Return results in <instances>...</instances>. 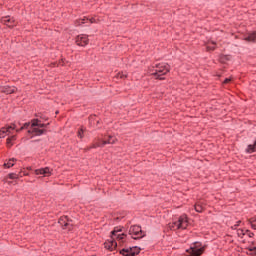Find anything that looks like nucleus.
<instances>
[{
	"mask_svg": "<svg viewBox=\"0 0 256 256\" xmlns=\"http://www.w3.org/2000/svg\"><path fill=\"white\" fill-rule=\"evenodd\" d=\"M207 245H203L201 242H194L189 249H186L187 256H201L205 253Z\"/></svg>",
	"mask_w": 256,
	"mask_h": 256,
	"instance_id": "nucleus-1",
	"label": "nucleus"
},
{
	"mask_svg": "<svg viewBox=\"0 0 256 256\" xmlns=\"http://www.w3.org/2000/svg\"><path fill=\"white\" fill-rule=\"evenodd\" d=\"M167 73H169V65L160 63L156 64V70L152 73V75L153 77H155V79H158L159 81H164L165 77L163 76L167 75Z\"/></svg>",
	"mask_w": 256,
	"mask_h": 256,
	"instance_id": "nucleus-2",
	"label": "nucleus"
},
{
	"mask_svg": "<svg viewBox=\"0 0 256 256\" xmlns=\"http://www.w3.org/2000/svg\"><path fill=\"white\" fill-rule=\"evenodd\" d=\"M129 235L132 236V239L135 241H138L139 239H143L145 237V232L141 229V226L139 225H133L129 229Z\"/></svg>",
	"mask_w": 256,
	"mask_h": 256,
	"instance_id": "nucleus-3",
	"label": "nucleus"
},
{
	"mask_svg": "<svg viewBox=\"0 0 256 256\" xmlns=\"http://www.w3.org/2000/svg\"><path fill=\"white\" fill-rule=\"evenodd\" d=\"M139 253H141V248L139 246H132L119 250V254L122 256H137Z\"/></svg>",
	"mask_w": 256,
	"mask_h": 256,
	"instance_id": "nucleus-4",
	"label": "nucleus"
},
{
	"mask_svg": "<svg viewBox=\"0 0 256 256\" xmlns=\"http://www.w3.org/2000/svg\"><path fill=\"white\" fill-rule=\"evenodd\" d=\"M58 223L63 230L71 231L73 229V220L69 216H61Z\"/></svg>",
	"mask_w": 256,
	"mask_h": 256,
	"instance_id": "nucleus-5",
	"label": "nucleus"
},
{
	"mask_svg": "<svg viewBox=\"0 0 256 256\" xmlns=\"http://www.w3.org/2000/svg\"><path fill=\"white\" fill-rule=\"evenodd\" d=\"M75 43L78 45V47H87V45H89V36L80 34L76 36Z\"/></svg>",
	"mask_w": 256,
	"mask_h": 256,
	"instance_id": "nucleus-6",
	"label": "nucleus"
},
{
	"mask_svg": "<svg viewBox=\"0 0 256 256\" xmlns=\"http://www.w3.org/2000/svg\"><path fill=\"white\" fill-rule=\"evenodd\" d=\"M177 229H187L189 221L187 220V215H182L179 217L178 221L174 222Z\"/></svg>",
	"mask_w": 256,
	"mask_h": 256,
	"instance_id": "nucleus-7",
	"label": "nucleus"
},
{
	"mask_svg": "<svg viewBox=\"0 0 256 256\" xmlns=\"http://www.w3.org/2000/svg\"><path fill=\"white\" fill-rule=\"evenodd\" d=\"M47 129H41L39 127H34L28 130L29 135H33L34 137H41V135H47Z\"/></svg>",
	"mask_w": 256,
	"mask_h": 256,
	"instance_id": "nucleus-8",
	"label": "nucleus"
},
{
	"mask_svg": "<svg viewBox=\"0 0 256 256\" xmlns=\"http://www.w3.org/2000/svg\"><path fill=\"white\" fill-rule=\"evenodd\" d=\"M0 92L4 93L5 95H13V93H17V87H15V86H2L0 88Z\"/></svg>",
	"mask_w": 256,
	"mask_h": 256,
	"instance_id": "nucleus-9",
	"label": "nucleus"
},
{
	"mask_svg": "<svg viewBox=\"0 0 256 256\" xmlns=\"http://www.w3.org/2000/svg\"><path fill=\"white\" fill-rule=\"evenodd\" d=\"M35 175H44V177H51V168L45 167L35 170Z\"/></svg>",
	"mask_w": 256,
	"mask_h": 256,
	"instance_id": "nucleus-10",
	"label": "nucleus"
},
{
	"mask_svg": "<svg viewBox=\"0 0 256 256\" xmlns=\"http://www.w3.org/2000/svg\"><path fill=\"white\" fill-rule=\"evenodd\" d=\"M104 248L108 251H115V249H117V241L112 238V240L104 243Z\"/></svg>",
	"mask_w": 256,
	"mask_h": 256,
	"instance_id": "nucleus-11",
	"label": "nucleus"
},
{
	"mask_svg": "<svg viewBox=\"0 0 256 256\" xmlns=\"http://www.w3.org/2000/svg\"><path fill=\"white\" fill-rule=\"evenodd\" d=\"M1 23L6 25L7 27H13V23H15V20L11 18V16H5L1 18Z\"/></svg>",
	"mask_w": 256,
	"mask_h": 256,
	"instance_id": "nucleus-12",
	"label": "nucleus"
},
{
	"mask_svg": "<svg viewBox=\"0 0 256 256\" xmlns=\"http://www.w3.org/2000/svg\"><path fill=\"white\" fill-rule=\"evenodd\" d=\"M244 41H247L248 43H256V31L249 32L248 36L244 38Z\"/></svg>",
	"mask_w": 256,
	"mask_h": 256,
	"instance_id": "nucleus-13",
	"label": "nucleus"
},
{
	"mask_svg": "<svg viewBox=\"0 0 256 256\" xmlns=\"http://www.w3.org/2000/svg\"><path fill=\"white\" fill-rule=\"evenodd\" d=\"M97 147H105L103 141L93 143L92 145L86 147L84 151H91V149H97Z\"/></svg>",
	"mask_w": 256,
	"mask_h": 256,
	"instance_id": "nucleus-14",
	"label": "nucleus"
},
{
	"mask_svg": "<svg viewBox=\"0 0 256 256\" xmlns=\"http://www.w3.org/2000/svg\"><path fill=\"white\" fill-rule=\"evenodd\" d=\"M194 209L196 213H203V211H205V206H203V203L198 202L194 205Z\"/></svg>",
	"mask_w": 256,
	"mask_h": 256,
	"instance_id": "nucleus-15",
	"label": "nucleus"
},
{
	"mask_svg": "<svg viewBox=\"0 0 256 256\" xmlns=\"http://www.w3.org/2000/svg\"><path fill=\"white\" fill-rule=\"evenodd\" d=\"M115 141H117L116 137L109 136L107 140H103L102 143L103 145H114Z\"/></svg>",
	"mask_w": 256,
	"mask_h": 256,
	"instance_id": "nucleus-16",
	"label": "nucleus"
},
{
	"mask_svg": "<svg viewBox=\"0 0 256 256\" xmlns=\"http://www.w3.org/2000/svg\"><path fill=\"white\" fill-rule=\"evenodd\" d=\"M121 231H123V226L114 227V229L111 231V239H113V237H117V233H121Z\"/></svg>",
	"mask_w": 256,
	"mask_h": 256,
	"instance_id": "nucleus-17",
	"label": "nucleus"
},
{
	"mask_svg": "<svg viewBox=\"0 0 256 256\" xmlns=\"http://www.w3.org/2000/svg\"><path fill=\"white\" fill-rule=\"evenodd\" d=\"M87 21H89V18H87L86 16L84 18H80L75 21V26L81 27V25H85V23H87Z\"/></svg>",
	"mask_w": 256,
	"mask_h": 256,
	"instance_id": "nucleus-18",
	"label": "nucleus"
},
{
	"mask_svg": "<svg viewBox=\"0 0 256 256\" xmlns=\"http://www.w3.org/2000/svg\"><path fill=\"white\" fill-rule=\"evenodd\" d=\"M219 61H220L222 64H225V63H227V61H231V56L225 55V54H221V55L219 56Z\"/></svg>",
	"mask_w": 256,
	"mask_h": 256,
	"instance_id": "nucleus-19",
	"label": "nucleus"
},
{
	"mask_svg": "<svg viewBox=\"0 0 256 256\" xmlns=\"http://www.w3.org/2000/svg\"><path fill=\"white\" fill-rule=\"evenodd\" d=\"M15 161H17V159H15V158L9 159V161L7 163H4V167L6 169H11V167L15 166Z\"/></svg>",
	"mask_w": 256,
	"mask_h": 256,
	"instance_id": "nucleus-20",
	"label": "nucleus"
},
{
	"mask_svg": "<svg viewBox=\"0 0 256 256\" xmlns=\"http://www.w3.org/2000/svg\"><path fill=\"white\" fill-rule=\"evenodd\" d=\"M85 131H87V128L81 126L77 132V137H79V139H83V137H85Z\"/></svg>",
	"mask_w": 256,
	"mask_h": 256,
	"instance_id": "nucleus-21",
	"label": "nucleus"
},
{
	"mask_svg": "<svg viewBox=\"0 0 256 256\" xmlns=\"http://www.w3.org/2000/svg\"><path fill=\"white\" fill-rule=\"evenodd\" d=\"M247 249L250 251L251 255H256V242H252Z\"/></svg>",
	"mask_w": 256,
	"mask_h": 256,
	"instance_id": "nucleus-22",
	"label": "nucleus"
},
{
	"mask_svg": "<svg viewBox=\"0 0 256 256\" xmlns=\"http://www.w3.org/2000/svg\"><path fill=\"white\" fill-rule=\"evenodd\" d=\"M30 126H31V122H26L19 129H16V133H21L23 129H29Z\"/></svg>",
	"mask_w": 256,
	"mask_h": 256,
	"instance_id": "nucleus-23",
	"label": "nucleus"
},
{
	"mask_svg": "<svg viewBox=\"0 0 256 256\" xmlns=\"http://www.w3.org/2000/svg\"><path fill=\"white\" fill-rule=\"evenodd\" d=\"M41 123V120L38 118L32 119L31 120V128L39 127V124Z\"/></svg>",
	"mask_w": 256,
	"mask_h": 256,
	"instance_id": "nucleus-24",
	"label": "nucleus"
},
{
	"mask_svg": "<svg viewBox=\"0 0 256 256\" xmlns=\"http://www.w3.org/2000/svg\"><path fill=\"white\" fill-rule=\"evenodd\" d=\"M256 151V148H255V145L254 144H249L246 148V153H255Z\"/></svg>",
	"mask_w": 256,
	"mask_h": 256,
	"instance_id": "nucleus-25",
	"label": "nucleus"
},
{
	"mask_svg": "<svg viewBox=\"0 0 256 256\" xmlns=\"http://www.w3.org/2000/svg\"><path fill=\"white\" fill-rule=\"evenodd\" d=\"M4 128L7 129L8 133H11V131H15V129H17V124L12 123L10 126H6Z\"/></svg>",
	"mask_w": 256,
	"mask_h": 256,
	"instance_id": "nucleus-26",
	"label": "nucleus"
},
{
	"mask_svg": "<svg viewBox=\"0 0 256 256\" xmlns=\"http://www.w3.org/2000/svg\"><path fill=\"white\" fill-rule=\"evenodd\" d=\"M8 131L5 127L0 129V139H5L6 135H7Z\"/></svg>",
	"mask_w": 256,
	"mask_h": 256,
	"instance_id": "nucleus-27",
	"label": "nucleus"
},
{
	"mask_svg": "<svg viewBox=\"0 0 256 256\" xmlns=\"http://www.w3.org/2000/svg\"><path fill=\"white\" fill-rule=\"evenodd\" d=\"M249 224L251 225L252 229L256 230V218H250Z\"/></svg>",
	"mask_w": 256,
	"mask_h": 256,
	"instance_id": "nucleus-28",
	"label": "nucleus"
},
{
	"mask_svg": "<svg viewBox=\"0 0 256 256\" xmlns=\"http://www.w3.org/2000/svg\"><path fill=\"white\" fill-rule=\"evenodd\" d=\"M245 231H246V229H238L237 230L238 237H241V238L245 237V235H246Z\"/></svg>",
	"mask_w": 256,
	"mask_h": 256,
	"instance_id": "nucleus-29",
	"label": "nucleus"
},
{
	"mask_svg": "<svg viewBox=\"0 0 256 256\" xmlns=\"http://www.w3.org/2000/svg\"><path fill=\"white\" fill-rule=\"evenodd\" d=\"M6 145L9 148L13 147V140L10 137L7 138Z\"/></svg>",
	"mask_w": 256,
	"mask_h": 256,
	"instance_id": "nucleus-30",
	"label": "nucleus"
},
{
	"mask_svg": "<svg viewBox=\"0 0 256 256\" xmlns=\"http://www.w3.org/2000/svg\"><path fill=\"white\" fill-rule=\"evenodd\" d=\"M118 79H127V74L120 72L117 74Z\"/></svg>",
	"mask_w": 256,
	"mask_h": 256,
	"instance_id": "nucleus-31",
	"label": "nucleus"
},
{
	"mask_svg": "<svg viewBox=\"0 0 256 256\" xmlns=\"http://www.w3.org/2000/svg\"><path fill=\"white\" fill-rule=\"evenodd\" d=\"M127 237V234L122 233V234H118L117 235V239L118 241H123V239H125Z\"/></svg>",
	"mask_w": 256,
	"mask_h": 256,
	"instance_id": "nucleus-32",
	"label": "nucleus"
},
{
	"mask_svg": "<svg viewBox=\"0 0 256 256\" xmlns=\"http://www.w3.org/2000/svg\"><path fill=\"white\" fill-rule=\"evenodd\" d=\"M9 179H18L19 175H17L16 173H10L8 174Z\"/></svg>",
	"mask_w": 256,
	"mask_h": 256,
	"instance_id": "nucleus-33",
	"label": "nucleus"
},
{
	"mask_svg": "<svg viewBox=\"0 0 256 256\" xmlns=\"http://www.w3.org/2000/svg\"><path fill=\"white\" fill-rule=\"evenodd\" d=\"M245 233H246V235H247V237H255V233H253V232H251V230H245Z\"/></svg>",
	"mask_w": 256,
	"mask_h": 256,
	"instance_id": "nucleus-34",
	"label": "nucleus"
},
{
	"mask_svg": "<svg viewBox=\"0 0 256 256\" xmlns=\"http://www.w3.org/2000/svg\"><path fill=\"white\" fill-rule=\"evenodd\" d=\"M38 127H39V129H47V127H49V123H47V124L40 123Z\"/></svg>",
	"mask_w": 256,
	"mask_h": 256,
	"instance_id": "nucleus-35",
	"label": "nucleus"
},
{
	"mask_svg": "<svg viewBox=\"0 0 256 256\" xmlns=\"http://www.w3.org/2000/svg\"><path fill=\"white\" fill-rule=\"evenodd\" d=\"M241 225V220L237 221L234 226H232V229H237Z\"/></svg>",
	"mask_w": 256,
	"mask_h": 256,
	"instance_id": "nucleus-36",
	"label": "nucleus"
},
{
	"mask_svg": "<svg viewBox=\"0 0 256 256\" xmlns=\"http://www.w3.org/2000/svg\"><path fill=\"white\" fill-rule=\"evenodd\" d=\"M88 21H89L91 24L97 23V20H96L94 17L88 18Z\"/></svg>",
	"mask_w": 256,
	"mask_h": 256,
	"instance_id": "nucleus-37",
	"label": "nucleus"
},
{
	"mask_svg": "<svg viewBox=\"0 0 256 256\" xmlns=\"http://www.w3.org/2000/svg\"><path fill=\"white\" fill-rule=\"evenodd\" d=\"M223 83H224V85H227V83H231V78H225Z\"/></svg>",
	"mask_w": 256,
	"mask_h": 256,
	"instance_id": "nucleus-38",
	"label": "nucleus"
},
{
	"mask_svg": "<svg viewBox=\"0 0 256 256\" xmlns=\"http://www.w3.org/2000/svg\"><path fill=\"white\" fill-rule=\"evenodd\" d=\"M9 138H10L12 141H17V136H15V135L10 136Z\"/></svg>",
	"mask_w": 256,
	"mask_h": 256,
	"instance_id": "nucleus-39",
	"label": "nucleus"
},
{
	"mask_svg": "<svg viewBox=\"0 0 256 256\" xmlns=\"http://www.w3.org/2000/svg\"><path fill=\"white\" fill-rule=\"evenodd\" d=\"M207 49H208V51L210 50V51H215V47H207Z\"/></svg>",
	"mask_w": 256,
	"mask_h": 256,
	"instance_id": "nucleus-40",
	"label": "nucleus"
},
{
	"mask_svg": "<svg viewBox=\"0 0 256 256\" xmlns=\"http://www.w3.org/2000/svg\"><path fill=\"white\" fill-rule=\"evenodd\" d=\"M40 119H45L47 121V118L43 117V116H40Z\"/></svg>",
	"mask_w": 256,
	"mask_h": 256,
	"instance_id": "nucleus-41",
	"label": "nucleus"
},
{
	"mask_svg": "<svg viewBox=\"0 0 256 256\" xmlns=\"http://www.w3.org/2000/svg\"><path fill=\"white\" fill-rule=\"evenodd\" d=\"M254 147H255V149H256V140L254 141Z\"/></svg>",
	"mask_w": 256,
	"mask_h": 256,
	"instance_id": "nucleus-42",
	"label": "nucleus"
},
{
	"mask_svg": "<svg viewBox=\"0 0 256 256\" xmlns=\"http://www.w3.org/2000/svg\"><path fill=\"white\" fill-rule=\"evenodd\" d=\"M59 113V111H56V115Z\"/></svg>",
	"mask_w": 256,
	"mask_h": 256,
	"instance_id": "nucleus-43",
	"label": "nucleus"
}]
</instances>
